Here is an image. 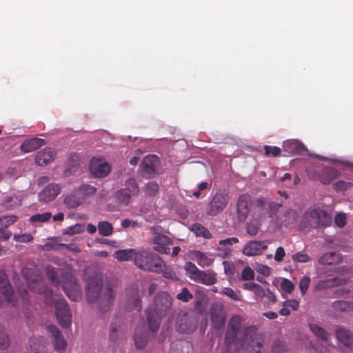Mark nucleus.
Instances as JSON below:
<instances>
[{
  "mask_svg": "<svg viewBox=\"0 0 353 353\" xmlns=\"http://www.w3.org/2000/svg\"><path fill=\"white\" fill-rule=\"evenodd\" d=\"M134 265L144 271L158 272L163 266V261L157 254L141 249L137 251Z\"/></svg>",
  "mask_w": 353,
  "mask_h": 353,
  "instance_id": "39448f33",
  "label": "nucleus"
},
{
  "mask_svg": "<svg viewBox=\"0 0 353 353\" xmlns=\"http://www.w3.org/2000/svg\"><path fill=\"white\" fill-rule=\"evenodd\" d=\"M192 254L197 263L203 268L210 266L214 262L213 259L210 258L205 253L201 251L195 250L192 252Z\"/></svg>",
  "mask_w": 353,
  "mask_h": 353,
  "instance_id": "473e14b6",
  "label": "nucleus"
},
{
  "mask_svg": "<svg viewBox=\"0 0 353 353\" xmlns=\"http://www.w3.org/2000/svg\"><path fill=\"white\" fill-rule=\"evenodd\" d=\"M230 196L225 191L219 190L214 194L208 204L205 212L214 216L221 213L228 204Z\"/></svg>",
  "mask_w": 353,
  "mask_h": 353,
  "instance_id": "423d86ee",
  "label": "nucleus"
},
{
  "mask_svg": "<svg viewBox=\"0 0 353 353\" xmlns=\"http://www.w3.org/2000/svg\"><path fill=\"white\" fill-rule=\"evenodd\" d=\"M351 303L344 301H336L332 304V308L335 312H343L347 310Z\"/></svg>",
  "mask_w": 353,
  "mask_h": 353,
  "instance_id": "49530a36",
  "label": "nucleus"
},
{
  "mask_svg": "<svg viewBox=\"0 0 353 353\" xmlns=\"http://www.w3.org/2000/svg\"><path fill=\"white\" fill-rule=\"evenodd\" d=\"M55 313L57 321L63 327L70 326L72 323V315L68 304L66 301L60 299L55 302Z\"/></svg>",
  "mask_w": 353,
  "mask_h": 353,
  "instance_id": "1a4fd4ad",
  "label": "nucleus"
},
{
  "mask_svg": "<svg viewBox=\"0 0 353 353\" xmlns=\"http://www.w3.org/2000/svg\"><path fill=\"white\" fill-rule=\"evenodd\" d=\"M353 187V183L349 181H339L333 185V188L335 191H346Z\"/></svg>",
  "mask_w": 353,
  "mask_h": 353,
  "instance_id": "de8ad7c7",
  "label": "nucleus"
},
{
  "mask_svg": "<svg viewBox=\"0 0 353 353\" xmlns=\"http://www.w3.org/2000/svg\"><path fill=\"white\" fill-rule=\"evenodd\" d=\"M292 259L295 263H307L311 260L310 256L301 252L293 254Z\"/></svg>",
  "mask_w": 353,
  "mask_h": 353,
  "instance_id": "3c124183",
  "label": "nucleus"
},
{
  "mask_svg": "<svg viewBox=\"0 0 353 353\" xmlns=\"http://www.w3.org/2000/svg\"><path fill=\"white\" fill-rule=\"evenodd\" d=\"M61 191L59 184L50 183L46 185L38 194L39 201L47 203L53 201Z\"/></svg>",
  "mask_w": 353,
  "mask_h": 353,
  "instance_id": "f8f14e48",
  "label": "nucleus"
},
{
  "mask_svg": "<svg viewBox=\"0 0 353 353\" xmlns=\"http://www.w3.org/2000/svg\"><path fill=\"white\" fill-rule=\"evenodd\" d=\"M242 321V317L239 315H234L230 319L224 336L225 347L230 350L234 344L236 351L245 347V353H262L263 340L257 334V327L255 325L244 327L242 334L238 337Z\"/></svg>",
  "mask_w": 353,
  "mask_h": 353,
  "instance_id": "f257e3e1",
  "label": "nucleus"
},
{
  "mask_svg": "<svg viewBox=\"0 0 353 353\" xmlns=\"http://www.w3.org/2000/svg\"><path fill=\"white\" fill-rule=\"evenodd\" d=\"M310 284V279L308 276H303L299 281V288L303 295H304L308 290Z\"/></svg>",
  "mask_w": 353,
  "mask_h": 353,
  "instance_id": "13d9d810",
  "label": "nucleus"
},
{
  "mask_svg": "<svg viewBox=\"0 0 353 353\" xmlns=\"http://www.w3.org/2000/svg\"><path fill=\"white\" fill-rule=\"evenodd\" d=\"M199 317L193 312H181L176 319V329L183 334H189L196 330Z\"/></svg>",
  "mask_w": 353,
  "mask_h": 353,
  "instance_id": "6e6552de",
  "label": "nucleus"
},
{
  "mask_svg": "<svg viewBox=\"0 0 353 353\" xmlns=\"http://www.w3.org/2000/svg\"><path fill=\"white\" fill-rule=\"evenodd\" d=\"M256 270L259 274L263 275L264 276H268L270 274L271 269L266 265H259Z\"/></svg>",
  "mask_w": 353,
  "mask_h": 353,
  "instance_id": "338daca9",
  "label": "nucleus"
},
{
  "mask_svg": "<svg viewBox=\"0 0 353 353\" xmlns=\"http://www.w3.org/2000/svg\"><path fill=\"white\" fill-rule=\"evenodd\" d=\"M90 170L95 177L103 178L110 172V166L105 161L92 158L90 163Z\"/></svg>",
  "mask_w": 353,
  "mask_h": 353,
  "instance_id": "ddd939ff",
  "label": "nucleus"
},
{
  "mask_svg": "<svg viewBox=\"0 0 353 353\" xmlns=\"http://www.w3.org/2000/svg\"><path fill=\"white\" fill-rule=\"evenodd\" d=\"M18 221L16 215H8L0 217V228H7Z\"/></svg>",
  "mask_w": 353,
  "mask_h": 353,
  "instance_id": "c03bdc74",
  "label": "nucleus"
},
{
  "mask_svg": "<svg viewBox=\"0 0 353 353\" xmlns=\"http://www.w3.org/2000/svg\"><path fill=\"white\" fill-rule=\"evenodd\" d=\"M172 303V298L168 293L161 292L155 295L152 310L156 317L154 316L151 309L146 311L148 325L152 332H156L159 330L161 319L170 312Z\"/></svg>",
  "mask_w": 353,
  "mask_h": 353,
  "instance_id": "7ed1b4c3",
  "label": "nucleus"
},
{
  "mask_svg": "<svg viewBox=\"0 0 353 353\" xmlns=\"http://www.w3.org/2000/svg\"><path fill=\"white\" fill-rule=\"evenodd\" d=\"M345 283V279L341 278L334 277L332 279L320 281L316 285L315 288L317 290H322L327 288H333L334 286L341 285Z\"/></svg>",
  "mask_w": 353,
  "mask_h": 353,
  "instance_id": "bb28decb",
  "label": "nucleus"
},
{
  "mask_svg": "<svg viewBox=\"0 0 353 353\" xmlns=\"http://www.w3.org/2000/svg\"><path fill=\"white\" fill-rule=\"evenodd\" d=\"M334 221L339 228H343L346 223V216L345 214H339L335 216Z\"/></svg>",
  "mask_w": 353,
  "mask_h": 353,
  "instance_id": "774afa93",
  "label": "nucleus"
},
{
  "mask_svg": "<svg viewBox=\"0 0 353 353\" xmlns=\"http://www.w3.org/2000/svg\"><path fill=\"white\" fill-rule=\"evenodd\" d=\"M281 205V203L267 201V216L274 218Z\"/></svg>",
  "mask_w": 353,
  "mask_h": 353,
  "instance_id": "37998d69",
  "label": "nucleus"
},
{
  "mask_svg": "<svg viewBox=\"0 0 353 353\" xmlns=\"http://www.w3.org/2000/svg\"><path fill=\"white\" fill-rule=\"evenodd\" d=\"M269 243V241H250L245 245L243 254L248 256L259 255L268 249Z\"/></svg>",
  "mask_w": 353,
  "mask_h": 353,
  "instance_id": "9b49d317",
  "label": "nucleus"
},
{
  "mask_svg": "<svg viewBox=\"0 0 353 353\" xmlns=\"http://www.w3.org/2000/svg\"><path fill=\"white\" fill-rule=\"evenodd\" d=\"M254 270L250 266H246L245 268H244L241 272V279L243 281H250L254 279Z\"/></svg>",
  "mask_w": 353,
  "mask_h": 353,
  "instance_id": "6e6d98bb",
  "label": "nucleus"
},
{
  "mask_svg": "<svg viewBox=\"0 0 353 353\" xmlns=\"http://www.w3.org/2000/svg\"><path fill=\"white\" fill-rule=\"evenodd\" d=\"M192 230L196 236H201L206 239H210L212 237L210 232L201 223H196L193 224Z\"/></svg>",
  "mask_w": 353,
  "mask_h": 353,
  "instance_id": "f704fd0d",
  "label": "nucleus"
},
{
  "mask_svg": "<svg viewBox=\"0 0 353 353\" xmlns=\"http://www.w3.org/2000/svg\"><path fill=\"white\" fill-rule=\"evenodd\" d=\"M272 353H285L284 343L282 341H276L272 347Z\"/></svg>",
  "mask_w": 353,
  "mask_h": 353,
  "instance_id": "69168bd1",
  "label": "nucleus"
},
{
  "mask_svg": "<svg viewBox=\"0 0 353 353\" xmlns=\"http://www.w3.org/2000/svg\"><path fill=\"white\" fill-rule=\"evenodd\" d=\"M303 148V145L296 140H289L283 144V150L289 154H299Z\"/></svg>",
  "mask_w": 353,
  "mask_h": 353,
  "instance_id": "2f4dec72",
  "label": "nucleus"
},
{
  "mask_svg": "<svg viewBox=\"0 0 353 353\" xmlns=\"http://www.w3.org/2000/svg\"><path fill=\"white\" fill-rule=\"evenodd\" d=\"M123 321L122 319L116 317L113 319L110 325L109 337L112 341H116L118 339V332L122 330Z\"/></svg>",
  "mask_w": 353,
  "mask_h": 353,
  "instance_id": "7c9ffc66",
  "label": "nucleus"
},
{
  "mask_svg": "<svg viewBox=\"0 0 353 353\" xmlns=\"http://www.w3.org/2000/svg\"><path fill=\"white\" fill-rule=\"evenodd\" d=\"M154 250L161 254H168L170 252L169 245L172 243V240L164 234H157L154 238Z\"/></svg>",
  "mask_w": 353,
  "mask_h": 353,
  "instance_id": "6ab92c4d",
  "label": "nucleus"
},
{
  "mask_svg": "<svg viewBox=\"0 0 353 353\" xmlns=\"http://www.w3.org/2000/svg\"><path fill=\"white\" fill-rule=\"evenodd\" d=\"M157 273H162L163 276L165 279H171L173 281L178 280V276L174 270L172 268L167 266L164 261L161 270Z\"/></svg>",
  "mask_w": 353,
  "mask_h": 353,
  "instance_id": "79ce46f5",
  "label": "nucleus"
},
{
  "mask_svg": "<svg viewBox=\"0 0 353 353\" xmlns=\"http://www.w3.org/2000/svg\"><path fill=\"white\" fill-rule=\"evenodd\" d=\"M176 297L178 300L187 303L193 298V295L187 288H183Z\"/></svg>",
  "mask_w": 353,
  "mask_h": 353,
  "instance_id": "09e8293b",
  "label": "nucleus"
},
{
  "mask_svg": "<svg viewBox=\"0 0 353 353\" xmlns=\"http://www.w3.org/2000/svg\"><path fill=\"white\" fill-rule=\"evenodd\" d=\"M132 196V195L124 188H121L116 194L117 201L124 205H127L130 202Z\"/></svg>",
  "mask_w": 353,
  "mask_h": 353,
  "instance_id": "58836bf2",
  "label": "nucleus"
},
{
  "mask_svg": "<svg viewBox=\"0 0 353 353\" xmlns=\"http://www.w3.org/2000/svg\"><path fill=\"white\" fill-rule=\"evenodd\" d=\"M97 227L99 233L101 236H108L113 232V227L108 221H100Z\"/></svg>",
  "mask_w": 353,
  "mask_h": 353,
  "instance_id": "ea45409f",
  "label": "nucleus"
},
{
  "mask_svg": "<svg viewBox=\"0 0 353 353\" xmlns=\"http://www.w3.org/2000/svg\"><path fill=\"white\" fill-rule=\"evenodd\" d=\"M317 179L323 184H330L334 179L339 176V171L332 167H323L317 174Z\"/></svg>",
  "mask_w": 353,
  "mask_h": 353,
  "instance_id": "a211bd4d",
  "label": "nucleus"
},
{
  "mask_svg": "<svg viewBox=\"0 0 353 353\" xmlns=\"http://www.w3.org/2000/svg\"><path fill=\"white\" fill-rule=\"evenodd\" d=\"M194 281L206 285H212L216 283V274L212 270H201Z\"/></svg>",
  "mask_w": 353,
  "mask_h": 353,
  "instance_id": "393cba45",
  "label": "nucleus"
},
{
  "mask_svg": "<svg viewBox=\"0 0 353 353\" xmlns=\"http://www.w3.org/2000/svg\"><path fill=\"white\" fill-rule=\"evenodd\" d=\"M210 316L214 328L216 330L222 329L225 322V314L223 309L218 305L212 307Z\"/></svg>",
  "mask_w": 353,
  "mask_h": 353,
  "instance_id": "aec40b11",
  "label": "nucleus"
},
{
  "mask_svg": "<svg viewBox=\"0 0 353 353\" xmlns=\"http://www.w3.org/2000/svg\"><path fill=\"white\" fill-rule=\"evenodd\" d=\"M124 189L132 196H137L140 192L139 186L134 178H129L125 181Z\"/></svg>",
  "mask_w": 353,
  "mask_h": 353,
  "instance_id": "e433bc0d",
  "label": "nucleus"
},
{
  "mask_svg": "<svg viewBox=\"0 0 353 353\" xmlns=\"http://www.w3.org/2000/svg\"><path fill=\"white\" fill-rule=\"evenodd\" d=\"M83 231V228L82 225L76 224L73 226L68 227L65 230V234L68 235H74L77 234H80Z\"/></svg>",
  "mask_w": 353,
  "mask_h": 353,
  "instance_id": "052dcab7",
  "label": "nucleus"
},
{
  "mask_svg": "<svg viewBox=\"0 0 353 353\" xmlns=\"http://www.w3.org/2000/svg\"><path fill=\"white\" fill-rule=\"evenodd\" d=\"M263 150L266 156L272 155L273 157H278L281 154L280 148L276 146L265 145L263 147Z\"/></svg>",
  "mask_w": 353,
  "mask_h": 353,
  "instance_id": "5fc2aeb1",
  "label": "nucleus"
},
{
  "mask_svg": "<svg viewBox=\"0 0 353 353\" xmlns=\"http://www.w3.org/2000/svg\"><path fill=\"white\" fill-rule=\"evenodd\" d=\"M331 223L332 217L325 210L319 208L308 209L302 216L299 230L303 231L307 228L315 229L325 228Z\"/></svg>",
  "mask_w": 353,
  "mask_h": 353,
  "instance_id": "20e7f679",
  "label": "nucleus"
},
{
  "mask_svg": "<svg viewBox=\"0 0 353 353\" xmlns=\"http://www.w3.org/2000/svg\"><path fill=\"white\" fill-rule=\"evenodd\" d=\"M184 269L186 273L189 275V277L194 281L199 275L201 270H199L194 263L192 262H186L184 265Z\"/></svg>",
  "mask_w": 353,
  "mask_h": 353,
  "instance_id": "4c0bfd02",
  "label": "nucleus"
},
{
  "mask_svg": "<svg viewBox=\"0 0 353 353\" xmlns=\"http://www.w3.org/2000/svg\"><path fill=\"white\" fill-rule=\"evenodd\" d=\"M13 239L17 242L28 243L33 240L30 234H15Z\"/></svg>",
  "mask_w": 353,
  "mask_h": 353,
  "instance_id": "4d7b16f0",
  "label": "nucleus"
},
{
  "mask_svg": "<svg viewBox=\"0 0 353 353\" xmlns=\"http://www.w3.org/2000/svg\"><path fill=\"white\" fill-rule=\"evenodd\" d=\"M45 144L46 141L44 139L33 137L23 141L20 145V148L23 152L28 153L39 148Z\"/></svg>",
  "mask_w": 353,
  "mask_h": 353,
  "instance_id": "5701e85b",
  "label": "nucleus"
},
{
  "mask_svg": "<svg viewBox=\"0 0 353 353\" xmlns=\"http://www.w3.org/2000/svg\"><path fill=\"white\" fill-rule=\"evenodd\" d=\"M221 294L225 295L230 297L233 301H240L239 296L234 292V291L230 288H223L220 292Z\"/></svg>",
  "mask_w": 353,
  "mask_h": 353,
  "instance_id": "bf43d9fd",
  "label": "nucleus"
},
{
  "mask_svg": "<svg viewBox=\"0 0 353 353\" xmlns=\"http://www.w3.org/2000/svg\"><path fill=\"white\" fill-rule=\"evenodd\" d=\"M63 203L68 208H76L81 204L80 199L74 194L66 195L63 199Z\"/></svg>",
  "mask_w": 353,
  "mask_h": 353,
  "instance_id": "a19ab883",
  "label": "nucleus"
},
{
  "mask_svg": "<svg viewBox=\"0 0 353 353\" xmlns=\"http://www.w3.org/2000/svg\"><path fill=\"white\" fill-rule=\"evenodd\" d=\"M56 152L51 148H45L39 151L35 157V161L39 165H46L55 157Z\"/></svg>",
  "mask_w": 353,
  "mask_h": 353,
  "instance_id": "412c9836",
  "label": "nucleus"
},
{
  "mask_svg": "<svg viewBox=\"0 0 353 353\" xmlns=\"http://www.w3.org/2000/svg\"><path fill=\"white\" fill-rule=\"evenodd\" d=\"M0 294L5 301L12 303L14 291L3 270H0Z\"/></svg>",
  "mask_w": 353,
  "mask_h": 353,
  "instance_id": "dca6fc26",
  "label": "nucleus"
},
{
  "mask_svg": "<svg viewBox=\"0 0 353 353\" xmlns=\"http://www.w3.org/2000/svg\"><path fill=\"white\" fill-rule=\"evenodd\" d=\"M52 217V214L49 212H43L42 214H36L32 215L30 218V221L32 223L34 222H39L44 223L50 219Z\"/></svg>",
  "mask_w": 353,
  "mask_h": 353,
  "instance_id": "a18cd8bd",
  "label": "nucleus"
},
{
  "mask_svg": "<svg viewBox=\"0 0 353 353\" xmlns=\"http://www.w3.org/2000/svg\"><path fill=\"white\" fill-rule=\"evenodd\" d=\"M143 191L147 196L154 197L159 191V185L155 181H150L143 187Z\"/></svg>",
  "mask_w": 353,
  "mask_h": 353,
  "instance_id": "c9c22d12",
  "label": "nucleus"
},
{
  "mask_svg": "<svg viewBox=\"0 0 353 353\" xmlns=\"http://www.w3.org/2000/svg\"><path fill=\"white\" fill-rule=\"evenodd\" d=\"M281 287L283 291L287 293H291L294 288L292 282L287 279H284L281 282Z\"/></svg>",
  "mask_w": 353,
  "mask_h": 353,
  "instance_id": "e2e57ef3",
  "label": "nucleus"
},
{
  "mask_svg": "<svg viewBox=\"0 0 353 353\" xmlns=\"http://www.w3.org/2000/svg\"><path fill=\"white\" fill-rule=\"evenodd\" d=\"M115 292L111 283H107L104 287L102 279L99 276L88 277L86 285V299L89 303L98 302L99 310L105 313L111 308Z\"/></svg>",
  "mask_w": 353,
  "mask_h": 353,
  "instance_id": "f03ea898",
  "label": "nucleus"
},
{
  "mask_svg": "<svg viewBox=\"0 0 353 353\" xmlns=\"http://www.w3.org/2000/svg\"><path fill=\"white\" fill-rule=\"evenodd\" d=\"M254 208L257 215L261 217L267 216V200L263 196L256 199L254 203Z\"/></svg>",
  "mask_w": 353,
  "mask_h": 353,
  "instance_id": "72a5a7b5",
  "label": "nucleus"
},
{
  "mask_svg": "<svg viewBox=\"0 0 353 353\" xmlns=\"http://www.w3.org/2000/svg\"><path fill=\"white\" fill-rule=\"evenodd\" d=\"M21 273L29 290L38 294L46 292V288L41 281V276L37 268H24Z\"/></svg>",
  "mask_w": 353,
  "mask_h": 353,
  "instance_id": "0eeeda50",
  "label": "nucleus"
},
{
  "mask_svg": "<svg viewBox=\"0 0 353 353\" xmlns=\"http://www.w3.org/2000/svg\"><path fill=\"white\" fill-rule=\"evenodd\" d=\"M342 256L336 252H330L322 255L319 263L321 265H332L342 261Z\"/></svg>",
  "mask_w": 353,
  "mask_h": 353,
  "instance_id": "cd10ccee",
  "label": "nucleus"
},
{
  "mask_svg": "<svg viewBox=\"0 0 353 353\" xmlns=\"http://www.w3.org/2000/svg\"><path fill=\"white\" fill-rule=\"evenodd\" d=\"M79 191L84 195L91 196L97 192V188L89 184H83L79 187Z\"/></svg>",
  "mask_w": 353,
  "mask_h": 353,
  "instance_id": "864d4df0",
  "label": "nucleus"
},
{
  "mask_svg": "<svg viewBox=\"0 0 353 353\" xmlns=\"http://www.w3.org/2000/svg\"><path fill=\"white\" fill-rule=\"evenodd\" d=\"M259 230V227L256 223L250 222L246 225V231L251 236H255Z\"/></svg>",
  "mask_w": 353,
  "mask_h": 353,
  "instance_id": "680f3d73",
  "label": "nucleus"
},
{
  "mask_svg": "<svg viewBox=\"0 0 353 353\" xmlns=\"http://www.w3.org/2000/svg\"><path fill=\"white\" fill-rule=\"evenodd\" d=\"M64 275L65 276V278L70 281V283L72 285V288L68 289L65 285H63L62 286L63 290L71 301H79L81 298V292L79 285L77 283L76 280L72 277L70 273L65 272Z\"/></svg>",
  "mask_w": 353,
  "mask_h": 353,
  "instance_id": "4468645a",
  "label": "nucleus"
},
{
  "mask_svg": "<svg viewBox=\"0 0 353 353\" xmlns=\"http://www.w3.org/2000/svg\"><path fill=\"white\" fill-rule=\"evenodd\" d=\"M308 327H309L310 331L318 339H319L322 341L327 342L331 337V334L318 324L310 323L308 324Z\"/></svg>",
  "mask_w": 353,
  "mask_h": 353,
  "instance_id": "c85d7f7f",
  "label": "nucleus"
},
{
  "mask_svg": "<svg viewBox=\"0 0 353 353\" xmlns=\"http://www.w3.org/2000/svg\"><path fill=\"white\" fill-rule=\"evenodd\" d=\"M298 219V213L292 209H288L283 214L281 223L288 228L294 226Z\"/></svg>",
  "mask_w": 353,
  "mask_h": 353,
  "instance_id": "c756f323",
  "label": "nucleus"
},
{
  "mask_svg": "<svg viewBox=\"0 0 353 353\" xmlns=\"http://www.w3.org/2000/svg\"><path fill=\"white\" fill-rule=\"evenodd\" d=\"M285 255V251L284 248L281 246L278 247L275 251L274 259L276 262L283 261L284 256Z\"/></svg>",
  "mask_w": 353,
  "mask_h": 353,
  "instance_id": "0e129e2a",
  "label": "nucleus"
},
{
  "mask_svg": "<svg viewBox=\"0 0 353 353\" xmlns=\"http://www.w3.org/2000/svg\"><path fill=\"white\" fill-rule=\"evenodd\" d=\"M137 250L133 248L122 249L114 251L113 256L119 261H129L136 258Z\"/></svg>",
  "mask_w": 353,
  "mask_h": 353,
  "instance_id": "a878e982",
  "label": "nucleus"
},
{
  "mask_svg": "<svg viewBox=\"0 0 353 353\" xmlns=\"http://www.w3.org/2000/svg\"><path fill=\"white\" fill-rule=\"evenodd\" d=\"M10 345L8 336L4 329L0 328V349H6Z\"/></svg>",
  "mask_w": 353,
  "mask_h": 353,
  "instance_id": "603ef678",
  "label": "nucleus"
},
{
  "mask_svg": "<svg viewBox=\"0 0 353 353\" xmlns=\"http://www.w3.org/2000/svg\"><path fill=\"white\" fill-rule=\"evenodd\" d=\"M148 332L144 329L143 327L142 328L139 327L136 328L134 341L135 346L137 349H143L148 344Z\"/></svg>",
  "mask_w": 353,
  "mask_h": 353,
  "instance_id": "b1692460",
  "label": "nucleus"
},
{
  "mask_svg": "<svg viewBox=\"0 0 353 353\" xmlns=\"http://www.w3.org/2000/svg\"><path fill=\"white\" fill-rule=\"evenodd\" d=\"M47 331L52 339L55 350H65L66 347V341L59 330L55 325H50L47 327Z\"/></svg>",
  "mask_w": 353,
  "mask_h": 353,
  "instance_id": "f3484780",
  "label": "nucleus"
},
{
  "mask_svg": "<svg viewBox=\"0 0 353 353\" xmlns=\"http://www.w3.org/2000/svg\"><path fill=\"white\" fill-rule=\"evenodd\" d=\"M336 339L342 345L353 348V332L344 327H339L335 331Z\"/></svg>",
  "mask_w": 353,
  "mask_h": 353,
  "instance_id": "2eb2a0df",
  "label": "nucleus"
},
{
  "mask_svg": "<svg viewBox=\"0 0 353 353\" xmlns=\"http://www.w3.org/2000/svg\"><path fill=\"white\" fill-rule=\"evenodd\" d=\"M46 275L48 278L54 283V285L59 287V283L58 281V274L54 267L48 266L46 268Z\"/></svg>",
  "mask_w": 353,
  "mask_h": 353,
  "instance_id": "8fccbe9b",
  "label": "nucleus"
},
{
  "mask_svg": "<svg viewBox=\"0 0 353 353\" xmlns=\"http://www.w3.org/2000/svg\"><path fill=\"white\" fill-rule=\"evenodd\" d=\"M158 162L159 159L157 156L148 155L143 159L140 167L150 176L155 173Z\"/></svg>",
  "mask_w": 353,
  "mask_h": 353,
  "instance_id": "4be33fe9",
  "label": "nucleus"
},
{
  "mask_svg": "<svg viewBox=\"0 0 353 353\" xmlns=\"http://www.w3.org/2000/svg\"><path fill=\"white\" fill-rule=\"evenodd\" d=\"M252 206L251 196L243 194L239 196L236 203L237 219L243 222L248 218Z\"/></svg>",
  "mask_w": 353,
  "mask_h": 353,
  "instance_id": "9d476101",
  "label": "nucleus"
}]
</instances>
